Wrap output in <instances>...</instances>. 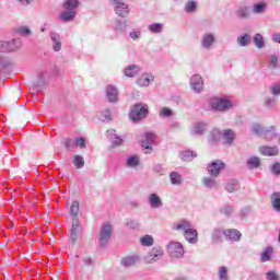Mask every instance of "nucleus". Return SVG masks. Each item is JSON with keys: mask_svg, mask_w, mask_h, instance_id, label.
<instances>
[{"mask_svg": "<svg viewBox=\"0 0 280 280\" xmlns=\"http://www.w3.org/2000/svg\"><path fill=\"white\" fill-rule=\"evenodd\" d=\"M272 253H275V249L269 246L267 247L266 249H264V252L261 253L260 255V260L262 262H266V261H270L272 259Z\"/></svg>", "mask_w": 280, "mask_h": 280, "instance_id": "39", "label": "nucleus"}, {"mask_svg": "<svg viewBox=\"0 0 280 280\" xmlns=\"http://www.w3.org/2000/svg\"><path fill=\"white\" fill-rule=\"evenodd\" d=\"M167 253L171 255V257L180 259V257H184L185 255V249L183 248V244L178 242H170L167 244Z\"/></svg>", "mask_w": 280, "mask_h": 280, "instance_id": "5", "label": "nucleus"}, {"mask_svg": "<svg viewBox=\"0 0 280 280\" xmlns=\"http://www.w3.org/2000/svg\"><path fill=\"white\" fill-rule=\"evenodd\" d=\"M219 279L229 280V269H226V267L219 268Z\"/></svg>", "mask_w": 280, "mask_h": 280, "instance_id": "56", "label": "nucleus"}, {"mask_svg": "<svg viewBox=\"0 0 280 280\" xmlns=\"http://www.w3.org/2000/svg\"><path fill=\"white\" fill-rule=\"evenodd\" d=\"M137 261H139L137 256H127L120 260V264L124 268H132L137 265Z\"/></svg>", "mask_w": 280, "mask_h": 280, "instance_id": "28", "label": "nucleus"}, {"mask_svg": "<svg viewBox=\"0 0 280 280\" xmlns=\"http://www.w3.org/2000/svg\"><path fill=\"white\" fill-rule=\"evenodd\" d=\"M269 93L273 97H279V95H280V82L271 84L269 86Z\"/></svg>", "mask_w": 280, "mask_h": 280, "instance_id": "50", "label": "nucleus"}, {"mask_svg": "<svg viewBox=\"0 0 280 280\" xmlns=\"http://www.w3.org/2000/svg\"><path fill=\"white\" fill-rule=\"evenodd\" d=\"M65 148L68 149V151L73 150V148H75V140L73 139H67L65 141Z\"/></svg>", "mask_w": 280, "mask_h": 280, "instance_id": "60", "label": "nucleus"}, {"mask_svg": "<svg viewBox=\"0 0 280 280\" xmlns=\"http://www.w3.org/2000/svg\"><path fill=\"white\" fill-rule=\"evenodd\" d=\"M234 211L235 210L231 205H225L220 209V213H222V215H225V218H231Z\"/></svg>", "mask_w": 280, "mask_h": 280, "instance_id": "49", "label": "nucleus"}, {"mask_svg": "<svg viewBox=\"0 0 280 280\" xmlns=\"http://www.w3.org/2000/svg\"><path fill=\"white\" fill-rule=\"evenodd\" d=\"M235 16L240 21H247L250 19V7L248 5H241L235 10Z\"/></svg>", "mask_w": 280, "mask_h": 280, "instance_id": "13", "label": "nucleus"}, {"mask_svg": "<svg viewBox=\"0 0 280 280\" xmlns=\"http://www.w3.org/2000/svg\"><path fill=\"white\" fill-rule=\"evenodd\" d=\"M222 235H224V231H222L221 229H218V228L214 229L211 234V240H212L213 244H218V242H221Z\"/></svg>", "mask_w": 280, "mask_h": 280, "instance_id": "43", "label": "nucleus"}, {"mask_svg": "<svg viewBox=\"0 0 280 280\" xmlns=\"http://www.w3.org/2000/svg\"><path fill=\"white\" fill-rule=\"evenodd\" d=\"M16 34H20V36H31L32 30L27 26H19L15 28Z\"/></svg>", "mask_w": 280, "mask_h": 280, "instance_id": "54", "label": "nucleus"}, {"mask_svg": "<svg viewBox=\"0 0 280 280\" xmlns=\"http://www.w3.org/2000/svg\"><path fill=\"white\" fill-rule=\"evenodd\" d=\"M260 153L264 156H277L279 154V148L277 147H261Z\"/></svg>", "mask_w": 280, "mask_h": 280, "instance_id": "31", "label": "nucleus"}, {"mask_svg": "<svg viewBox=\"0 0 280 280\" xmlns=\"http://www.w3.org/2000/svg\"><path fill=\"white\" fill-rule=\"evenodd\" d=\"M190 89L195 93H202V90L205 89V81L202 80V75L194 74L190 78Z\"/></svg>", "mask_w": 280, "mask_h": 280, "instance_id": "9", "label": "nucleus"}, {"mask_svg": "<svg viewBox=\"0 0 280 280\" xmlns=\"http://www.w3.org/2000/svg\"><path fill=\"white\" fill-rule=\"evenodd\" d=\"M78 229H80V220L72 219V226L70 231V240L72 244H75V242H78V237H80V234H78Z\"/></svg>", "mask_w": 280, "mask_h": 280, "instance_id": "21", "label": "nucleus"}, {"mask_svg": "<svg viewBox=\"0 0 280 280\" xmlns=\"http://www.w3.org/2000/svg\"><path fill=\"white\" fill-rule=\"evenodd\" d=\"M107 139L112 143V148H119L124 143V139L117 136V131L115 129H108L106 131Z\"/></svg>", "mask_w": 280, "mask_h": 280, "instance_id": "11", "label": "nucleus"}, {"mask_svg": "<svg viewBox=\"0 0 280 280\" xmlns=\"http://www.w3.org/2000/svg\"><path fill=\"white\" fill-rule=\"evenodd\" d=\"M153 172L155 174H163V172H165V168L162 166V164H154Z\"/></svg>", "mask_w": 280, "mask_h": 280, "instance_id": "64", "label": "nucleus"}, {"mask_svg": "<svg viewBox=\"0 0 280 280\" xmlns=\"http://www.w3.org/2000/svg\"><path fill=\"white\" fill-rule=\"evenodd\" d=\"M184 10L185 12H187V14L196 12V10H198V2H196L195 0L187 1L184 5Z\"/></svg>", "mask_w": 280, "mask_h": 280, "instance_id": "38", "label": "nucleus"}, {"mask_svg": "<svg viewBox=\"0 0 280 280\" xmlns=\"http://www.w3.org/2000/svg\"><path fill=\"white\" fill-rule=\"evenodd\" d=\"M47 86V77L45 73H42L38 75L37 80L33 82V88L36 89V91H40V89H45Z\"/></svg>", "mask_w": 280, "mask_h": 280, "instance_id": "27", "label": "nucleus"}, {"mask_svg": "<svg viewBox=\"0 0 280 280\" xmlns=\"http://www.w3.org/2000/svg\"><path fill=\"white\" fill-rule=\"evenodd\" d=\"M277 106V98L275 96H266L264 100L265 108H275Z\"/></svg>", "mask_w": 280, "mask_h": 280, "instance_id": "46", "label": "nucleus"}, {"mask_svg": "<svg viewBox=\"0 0 280 280\" xmlns=\"http://www.w3.org/2000/svg\"><path fill=\"white\" fill-rule=\"evenodd\" d=\"M170 180L172 185H183V176L178 172H172Z\"/></svg>", "mask_w": 280, "mask_h": 280, "instance_id": "42", "label": "nucleus"}, {"mask_svg": "<svg viewBox=\"0 0 280 280\" xmlns=\"http://www.w3.org/2000/svg\"><path fill=\"white\" fill-rule=\"evenodd\" d=\"M261 160H259L258 156H252L247 160V167L248 170H257V167H260Z\"/></svg>", "mask_w": 280, "mask_h": 280, "instance_id": "37", "label": "nucleus"}, {"mask_svg": "<svg viewBox=\"0 0 280 280\" xmlns=\"http://www.w3.org/2000/svg\"><path fill=\"white\" fill-rule=\"evenodd\" d=\"M106 100L110 104H117L119 102V90L115 85H107L106 86Z\"/></svg>", "mask_w": 280, "mask_h": 280, "instance_id": "10", "label": "nucleus"}, {"mask_svg": "<svg viewBox=\"0 0 280 280\" xmlns=\"http://www.w3.org/2000/svg\"><path fill=\"white\" fill-rule=\"evenodd\" d=\"M184 236L189 244H198V231L196 229L190 226L185 231Z\"/></svg>", "mask_w": 280, "mask_h": 280, "instance_id": "20", "label": "nucleus"}, {"mask_svg": "<svg viewBox=\"0 0 280 280\" xmlns=\"http://www.w3.org/2000/svg\"><path fill=\"white\" fill-rule=\"evenodd\" d=\"M140 243L142 246H152L154 244V237L147 234L140 238Z\"/></svg>", "mask_w": 280, "mask_h": 280, "instance_id": "52", "label": "nucleus"}, {"mask_svg": "<svg viewBox=\"0 0 280 280\" xmlns=\"http://www.w3.org/2000/svg\"><path fill=\"white\" fill-rule=\"evenodd\" d=\"M271 174H275L276 176L280 175V163L279 162H276L275 164H272Z\"/></svg>", "mask_w": 280, "mask_h": 280, "instance_id": "62", "label": "nucleus"}, {"mask_svg": "<svg viewBox=\"0 0 280 280\" xmlns=\"http://www.w3.org/2000/svg\"><path fill=\"white\" fill-rule=\"evenodd\" d=\"M126 225H127L129 229H132L133 231L139 230V228L141 226V224L139 223V221H136V220H128V221L126 222Z\"/></svg>", "mask_w": 280, "mask_h": 280, "instance_id": "58", "label": "nucleus"}, {"mask_svg": "<svg viewBox=\"0 0 280 280\" xmlns=\"http://www.w3.org/2000/svg\"><path fill=\"white\" fill-rule=\"evenodd\" d=\"M182 161L191 162L194 159H196V154H194V151H183L180 153Z\"/></svg>", "mask_w": 280, "mask_h": 280, "instance_id": "48", "label": "nucleus"}, {"mask_svg": "<svg viewBox=\"0 0 280 280\" xmlns=\"http://www.w3.org/2000/svg\"><path fill=\"white\" fill-rule=\"evenodd\" d=\"M269 66L271 69H277V67H279V57L277 55L270 56Z\"/></svg>", "mask_w": 280, "mask_h": 280, "instance_id": "59", "label": "nucleus"}, {"mask_svg": "<svg viewBox=\"0 0 280 280\" xmlns=\"http://www.w3.org/2000/svg\"><path fill=\"white\" fill-rule=\"evenodd\" d=\"M156 139V135H154V132L148 131L144 133V139H142L141 143H142V148H144V150H152V143H154Z\"/></svg>", "mask_w": 280, "mask_h": 280, "instance_id": "18", "label": "nucleus"}, {"mask_svg": "<svg viewBox=\"0 0 280 280\" xmlns=\"http://www.w3.org/2000/svg\"><path fill=\"white\" fill-rule=\"evenodd\" d=\"M201 183L206 189H215L218 188V180H215V177H203L201 179Z\"/></svg>", "mask_w": 280, "mask_h": 280, "instance_id": "30", "label": "nucleus"}, {"mask_svg": "<svg viewBox=\"0 0 280 280\" xmlns=\"http://www.w3.org/2000/svg\"><path fill=\"white\" fill-rule=\"evenodd\" d=\"M75 16H77L75 11L67 10L60 13L59 19L63 23H71V21L75 20Z\"/></svg>", "mask_w": 280, "mask_h": 280, "instance_id": "25", "label": "nucleus"}, {"mask_svg": "<svg viewBox=\"0 0 280 280\" xmlns=\"http://www.w3.org/2000/svg\"><path fill=\"white\" fill-rule=\"evenodd\" d=\"M113 119L110 109H105L103 112V121H110Z\"/></svg>", "mask_w": 280, "mask_h": 280, "instance_id": "63", "label": "nucleus"}, {"mask_svg": "<svg viewBox=\"0 0 280 280\" xmlns=\"http://www.w3.org/2000/svg\"><path fill=\"white\" fill-rule=\"evenodd\" d=\"M209 106L215 113H229L233 108V102L228 97H212L209 100Z\"/></svg>", "mask_w": 280, "mask_h": 280, "instance_id": "1", "label": "nucleus"}, {"mask_svg": "<svg viewBox=\"0 0 280 280\" xmlns=\"http://www.w3.org/2000/svg\"><path fill=\"white\" fill-rule=\"evenodd\" d=\"M215 46V34L213 33H205L201 36L200 47L206 51H210L212 47Z\"/></svg>", "mask_w": 280, "mask_h": 280, "instance_id": "6", "label": "nucleus"}, {"mask_svg": "<svg viewBox=\"0 0 280 280\" xmlns=\"http://www.w3.org/2000/svg\"><path fill=\"white\" fill-rule=\"evenodd\" d=\"M129 38L131 40H139L141 38V31L133 28L130 33H129Z\"/></svg>", "mask_w": 280, "mask_h": 280, "instance_id": "57", "label": "nucleus"}, {"mask_svg": "<svg viewBox=\"0 0 280 280\" xmlns=\"http://www.w3.org/2000/svg\"><path fill=\"white\" fill-rule=\"evenodd\" d=\"M271 207L277 213H280V191L271 195Z\"/></svg>", "mask_w": 280, "mask_h": 280, "instance_id": "34", "label": "nucleus"}, {"mask_svg": "<svg viewBox=\"0 0 280 280\" xmlns=\"http://www.w3.org/2000/svg\"><path fill=\"white\" fill-rule=\"evenodd\" d=\"M225 164L220 160H214L208 165V174L212 176V178H218L220 176V172L224 170Z\"/></svg>", "mask_w": 280, "mask_h": 280, "instance_id": "7", "label": "nucleus"}, {"mask_svg": "<svg viewBox=\"0 0 280 280\" xmlns=\"http://www.w3.org/2000/svg\"><path fill=\"white\" fill-rule=\"evenodd\" d=\"M110 237H113V225H110V223H105L100 231V246L102 248H106V246H108V242H110Z\"/></svg>", "mask_w": 280, "mask_h": 280, "instance_id": "3", "label": "nucleus"}, {"mask_svg": "<svg viewBox=\"0 0 280 280\" xmlns=\"http://www.w3.org/2000/svg\"><path fill=\"white\" fill-rule=\"evenodd\" d=\"M225 190L229 194H235V191H240V182L237 179H229L225 183Z\"/></svg>", "mask_w": 280, "mask_h": 280, "instance_id": "23", "label": "nucleus"}, {"mask_svg": "<svg viewBox=\"0 0 280 280\" xmlns=\"http://www.w3.org/2000/svg\"><path fill=\"white\" fill-rule=\"evenodd\" d=\"M223 235L229 242H240V240H242V232L235 229L224 231Z\"/></svg>", "mask_w": 280, "mask_h": 280, "instance_id": "15", "label": "nucleus"}, {"mask_svg": "<svg viewBox=\"0 0 280 280\" xmlns=\"http://www.w3.org/2000/svg\"><path fill=\"white\" fill-rule=\"evenodd\" d=\"M112 5L114 7L115 13L120 19H127L130 14V8L124 0H112Z\"/></svg>", "mask_w": 280, "mask_h": 280, "instance_id": "4", "label": "nucleus"}, {"mask_svg": "<svg viewBox=\"0 0 280 280\" xmlns=\"http://www.w3.org/2000/svg\"><path fill=\"white\" fill-rule=\"evenodd\" d=\"M254 44L258 49H264L266 47V43L264 42V35L260 33L254 36Z\"/></svg>", "mask_w": 280, "mask_h": 280, "instance_id": "45", "label": "nucleus"}, {"mask_svg": "<svg viewBox=\"0 0 280 280\" xmlns=\"http://www.w3.org/2000/svg\"><path fill=\"white\" fill-rule=\"evenodd\" d=\"M221 137L223 139L224 145H233L236 135L235 131H233V129H225L221 133Z\"/></svg>", "mask_w": 280, "mask_h": 280, "instance_id": "16", "label": "nucleus"}, {"mask_svg": "<svg viewBox=\"0 0 280 280\" xmlns=\"http://www.w3.org/2000/svg\"><path fill=\"white\" fill-rule=\"evenodd\" d=\"M191 223L189 220L183 219L173 224V231H183L184 233L189 230Z\"/></svg>", "mask_w": 280, "mask_h": 280, "instance_id": "22", "label": "nucleus"}, {"mask_svg": "<svg viewBox=\"0 0 280 280\" xmlns=\"http://www.w3.org/2000/svg\"><path fill=\"white\" fill-rule=\"evenodd\" d=\"M73 163L77 170H82V167H84V158H82V155H75Z\"/></svg>", "mask_w": 280, "mask_h": 280, "instance_id": "55", "label": "nucleus"}, {"mask_svg": "<svg viewBox=\"0 0 280 280\" xmlns=\"http://www.w3.org/2000/svg\"><path fill=\"white\" fill-rule=\"evenodd\" d=\"M141 165V160L139 159V155H130L126 160V167H129L130 170H137V167Z\"/></svg>", "mask_w": 280, "mask_h": 280, "instance_id": "24", "label": "nucleus"}, {"mask_svg": "<svg viewBox=\"0 0 280 280\" xmlns=\"http://www.w3.org/2000/svg\"><path fill=\"white\" fill-rule=\"evenodd\" d=\"M152 82H154V74H152L151 72H145V73L141 74L137 80L138 86H140L142 89L150 86V84H152Z\"/></svg>", "mask_w": 280, "mask_h": 280, "instance_id": "12", "label": "nucleus"}, {"mask_svg": "<svg viewBox=\"0 0 280 280\" xmlns=\"http://www.w3.org/2000/svg\"><path fill=\"white\" fill-rule=\"evenodd\" d=\"M222 137V132L218 129H212L208 136L209 143H218L220 138Z\"/></svg>", "mask_w": 280, "mask_h": 280, "instance_id": "35", "label": "nucleus"}, {"mask_svg": "<svg viewBox=\"0 0 280 280\" xmlns=\"http://www.w3.org/2000/svg\"><path fill=\"white\" fill-rule=\"evenodd\" d=\"M266 279L267 280H279V273H277L276 271H268L266 273Z\"/></svg>", "mask_w": 280, "mask_h": 280, "instance_id": "61", "label": "nucleus"}, {"mask_svg": "<svg viewBox=\"0 0 280 280\" xmlns=\"http://www.w3.org/2000/svg\"><path fill=\"white\" fill-rule=\"evenodd\" d=\"M265 131H266V129L264 128V126H261L259 124H254L252 126V132H254V135H257L258 137L264 136Z\"/></svg>", "mask_w": 280, "mask_h": 280, "instance_id": "53", "label": "nucleus"}, {"mask_svg": "<svg viewBox=\"0 0 280 280\" xmlns=\"http://www.w3.org/2000/svg\"><path fill=\"white\" fill-rule=\"evenodd\" d=\"M268 10V3L266 2H258L253 5V13L254 14H264Z\"/></svg>", "mask_w": 280, "mask_h": 280, "instance_id": "36", "label": "nucleus"}, {"mask_svg": "<svg viewBox=\"0 0 280 280\" xmlns=\"http://www.w3.org/2000/svg\"><path fill=\"white\" fill-rule=\"evenodd\" d=\"M206 128H207L206 122H197L190 130V135L200 137V135H205Z\"/></svg>", "mask_w": 280, "mask_h": 280, "instance_id": "29", "label": "nucleus"}, {"mask_svg": "<svg viewBox=\"0 0 280 280\" xmlns=\"http://www.w3.org/2000/svg\"><path fill=\"white\" fill-rule=\"evenodd\" d=\"M149 32H152L153 34H161L163 32V24L161 23H153L148 26Z\"/></svg>", "mask_w": 280, "mask_h": 280, "instance_id": "51", "label": "nucleus"}, {"mask_svg": "<svg viewBox=\"0 0 280 280\" xmlns=\"http://www.w3.org/2000/svg\"><path fill=\"white\" fill-rule=\"evenodd\" d=\"M62 8H65V10L74 11L75 8H80V0H66Z\"/></svg>", "mask_w": 280, "mask_h": 280, "instance_id": "41", "label": "nucleus"}, {"mask_svg": "<svg viewBox=\"0 0 280 280\" xmlns=\"http://www.w3.org/2000/svg\"><path fill=\"white\" fill-rule=\"evenodd\" d=\"M126 27H128V22L126 20H116L114 22V31L116 34H121L126 32Z\"/></svg>", "mask_w": 280, "mask_h": 280, "instance_id": "32", "label": "nucleus"}, {"mask_svg": "<svg viewBox=\"0 0 280 280\" xmlns=\"http://www.w3.org/2000/svg\"><path fill=\"white\" fill-rule=\"evenodd\" d=\"M7 45L8 51L9 54H11V51H16L21 49L23 42L21 40V38H14L12 40L7 42Z\"/></svg>", "mask_w": 280, "mask_h": 280, "instance_id": "26", "label": "nucleus"}, {"mask_svg": "<svg viewBox=\"0 0 280 280\" xmlns=\"http://www.w3.org/2000/svg\"><path fill=\"white\" fill-rule=\"evenodd\" d=\"M50 40L54 51H60V49H62V38L60 37V34L50 32Z\"/></svg>", "mask_w": 280, "mask_h": 280, "instance_id": "19", "label": "nucleus"}, {"mask_svg": "<svg viewBox=\"0 0 280 280\" xmlns=\"http://www.w3.org/2000/svg\"><path fill=\"white\" fill-rule=\"evenodd\" d=\"M163 255H165L163 247L155 246L145 256V261H148V264H152V261H159V259L163 258Z\"/></svg>", "mask_w": 280, "mask_h": 280, "instance_id": "8", "label": "nucleus"}, {"mask_svg": "<svg viewBox=\"0 0 280 280\" xmlns=\"http://www.w3.org/2000/svg\"><path fill=\"white\" fill-rule=\"evenodd\" d=\"M262 136L265 139L268 141H272V139H277V127L276 126H270L269 129H265Z\"/></svg>", "mask_w": 280, "mask_h": 280, "instance_id": "33", "label": "nucleus"}, {"mask_svg": "<svg viewBox=\"0 0 280 280\" xmlns=\"http://www.w3.org/2000/svg\"><path fill=\"white\" fill-rule=\"evenodd\" d=\"M141 73V67L138 65H129L124 69L125 78H137Z\"/></svg>", "mask_w": 280, "mask_h": 280, "instance_id": "17", "label": "nucleus"}, {"mask_svg": "<svg viewBox=\"0 0 280 280\" xmlns=\"http://www.w3.org/2000/svg\"><path fill=\"white\" fill-rule=\"evenodd\" d=\"M79 213H80V202L72 201V205L70 207V215L73 218V220H78Z\"/></svg>", "mask_w": 280, "mask_h": 280, "instance_id": "44", "label": "nucleus"}, {"mask_svg": "<svg viewBox=\"0 0 280 280\" xmlns=\"http://www.w3.org/2000/svg\"><path fill=\"white\" fill-rule=\"evenodd\" d=\"M236 42L240 47H248V45H250V35L244 33L243 35L237 37Z\"/></svg>", "mask_w": 280, "mask_h": 280, "instance_id": "40", "label": "nucleus"}, {"mask_svg": "<svg viewBox=\"0 0 280 280\" xmlns=\"http://www.w3.org/2000/svg\"><path fill=\"white\" fill-rule=\"evenodd\" d=\"M159 116L164 117L166 119L170 117H174V110H172V108L170 107H161L159 112Z\"/></svg>", "mask_w": 280, "mask_h": 280, "instance_id": "47", "label": "nucleus"}, {"mask_svg": "<svg viewBox=\"0 0 280 280\" xmlns=\"http://www.w3.org/2000/svg\"><path fill=\"white\" fill-rule=\"evenodd\" d=\"M148 203L151 209H161L163 207V200H161V197L156 192L149 195Z\"/></svg>", "mask_w": 280, "mask_h": 280, "instance_id": "14", "label": "nucleus"}, {"mask_svg": "<svg viewBox=\"0 0 280 280\" xmlns=\"http://www.w3.org/2000/svg\"><path fill=\"white\" fill-rule=\"evenodd\" d=\"M149 113L150 110L147 104L137 103L129 113V119H131V121H141V119L148 117Z\"/></svg>", "mask_w": 280, "mask_h": 280, "instance_id": "2", "label": "nucleus"}]
</instances>
